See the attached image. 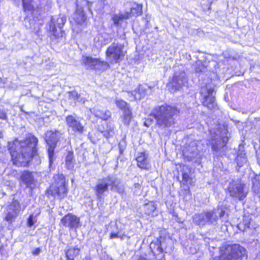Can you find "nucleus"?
<instances>
[{
    "instance_id": "nucleus-16",
    "label": "nucleus",
    "mask_w": 260,
    "mask_h": 260,
    "mask_svg": "<svg viewBox=\"0 0 260 260\" xmlns=\"http://www.w3.org/2000/svg\"><path fill=\"white\" fill-rule=\"evenodd\" d=\"M200 151L196 142H191L183 151V156L189 161H193L199 156Z\"/></svg>"
},
{
    "instance_id": "nucleus-34",
    "label": "nucleus",
    "mask_w": 260,
    "mask_h": 260,
    "mask_svg": "<svg viewBox=\"0 0 260 260\" xmlns=\"http://www.w3.org/2000/svg\"><path fill=\"white\" fill-rule=\"evenodd\" d=\"M250 219L249 217H244L242 221L238 224V228L240 231L245 232L249 228Z\"/></svg>"
},
{
    "instance_id": "nucleus-29",
    "label": "nucleus",
    "mask_w": 260,
    "mask_h": 260,
    "mask_svg": "<svg viewBox=\"0 0 260 260\" xmlns=\"http://www.w3.org/2000/svg\"><path fill=\"white\" fill-rule=\"evenodd\" d=\"M106 128L101 126H99L98 131L101 133L104 137L108 139L109 137H112L114 134L113 128L109 126L107 124H106Z\"/></svg>"
},
{
    "instance_id": "nucleus-7",
    "label": "nucleus",
    "mask_w": 260,
    "mask_h": 260,
    "mask_svg": "<svg viewBox=\"0 0 260 260\" xmlns=\"http://www.w3.org/2000/svg\"><path fill=\"white\" fill-rule=\"evenodd\" d=\"M200 93L203 98L202 104L209 110L214 109L217 104L215 102V91L211 84H206L201 88Z\"/></svg>"
},
{
    "instance_id": "nucleus-30",
    "label": "nucleus",
    "mask_w": 260,
    "mask_h": 260,
    "mask_svg": "<svg viewBox=\"0 0 260 260\" xmlns=\"http://www.w3.org/2000/svg\"><path fill=\"white\" fill-rule=\"evenodd\" d=\"M150 248L151 249L152 252L155 256L159 255L160 254L164 253L162 247L158 240L155 242H152L150 244Z\"/></svg>"
},
{
    "instance_id": "nucleus-22",
    "label": "nucleus",
    "mask_w": 260,
    "mask_h": 260,
    "mask_svg": "<svg viewBox=\"0 0 260 260\" xmlns=\"http://www.w3.org/2000/svg\"><path fill=\"white\" fill-rule=\"evenodd\" d=\"M131 6L130 12H126L125 14L128 15V18L132 16H137L140 15L142 13V5L138 4L136 3H130Z\"/></svg>"
},
{
    "instance_id": "nucleus-13",
    "label": "nucleus",
    "mask_w": 260,
    "mask_h": 260,
    "mask_svg": "<svg viewBox=\"0 0 260 260\" xmlns=\"http://www.w3.org/2000/svg\"><path fill=\"white\" fill-rule=\"evenodd\" d=\"M21 211V206L18 201H13L6 207V215L5 220L9 223L13 222Z\"/></svg>"
},
{
    "instance_id": "nucleus-41",
    "label": "nucleus",
    "mask_w": 260,
    "mask_h": 260,
    "mask_svg": "<svg viewBox=\"0 0 260 260\" xmlns=\"http://www.w3.org/2000/svg\"><path fill=\"white\" fill-rule=\"evenodd\" d=\"M23 8L24 11H29L32 8L30 0H22Z\"/></svg>"
},
{
    "instance_id": "nucleus-32",
    "label": "nucleus",
    "mask_w": 260,
    "mask_h": 260,
    "mask_svg": "<svg viewBox=\"0 0 260 260\" xmlns=\"http://www.w3.org/2000/svg\"><path fill=\"white\" fill-rule=\"evenodd\" d=\"M156 207L153 202H149L144 205V210L145 213L148 215L154 216L156 215L155 210Z\"/></svg>"
},
{
    "instance_id": "nucleus-43",
    "label": "nucleus",
    "mask_w": 260,
    "mask_h": 260,
    "mask_svg": "<svg viewBox=\"0 0 260 260\" xmlns=\"http://www.w3.org/2000/svg\"><path fill=\"white\" fill-rule=\"evenodd\" d=\"M126 147V144L125 141L120 142L118 144V148L119 149V152L120 154H122L125 149Z\"/></svg>"
},
{
    "instance_id": "nucleus-18",
    "label": "nucleus",
    "mask_w": 260,
    "mask_h": 260,
    "mask_svg": "<svg viewBox=\"0 0 260 260\" xmlns=\"http://www.w3.org/2000/svg\"><path fill=\"white\" fill-rule=\"evenodd\" d=\"M150 91V87L146 84L140 85L137 89L129 92L130 97L135 100H140L144 98Z\"/></svg>"
},
{
    "instance_id": "nucleus-15",
    "label": "nucleus",
    "mask_w": 260,
    "mask_h": 260,
    "mask_svg": "<svg viewBox=\"0 0 260 260\" xmlns=\"http://www.w3.org/2000/svg\"><path fill=\"white\" fill-rule=\"evenodd\" d=\"M66 122L69 131L71 130L77 134H81L84 132V127L78 118L73 115H68L66 118Z\"/></svg>"
},
{
    "instance_id": "nucleus-48",
    "label": "nucleus",
    "mask_w": 260,
    "mask_h": 260,
    "mask_svg": "<svg viewBox=\"0 0 260 260\" xmlns=\"http://www.w3.org/2000/svg\"><path fill=\"white\" fill-rule=\"evenodd\" d=\"M40 252L41 249L40 248H37L32 252V253L34 255H38Z\"/></svg>"
},
{
    "instance_id": "nucleus-57",
    "label": "nucleus",
    "mask_w": 260,
    "mask_h": 260,
    "mask_svg": "<svg viewBox=\"0 0 260 260\" xmlns=\"http://www.w3.org/2000/svg\"><path fill=\"white\" fill-rule=\"evenodd\" d=\"M139 260H141V259H139Z\"/></svg>"
},
{
    "instance_id": "nucleus-50",
    "label": "nucleus",
    "mask_w": 260,
    "mask_h": 260,
    "mask_svg": "<svg viewBox=\"0 0 260 260\" xmlns=\"http://www.w3.org/2000/svg\"><path fill=\"white\" fill-rule=\"evenodd\" d=\"M151 121L150 120H149L148 119L146 120L144 122V125L147 127H148L150 125V123Z\"/></svg>"
},
{
    "instance_id": "nucleus-17",
    "label": "nucleus",
    "mask_w": 260,
    "mask_h": 260,
    "mask_svg": "<svg viewBox=\"0 0 260 260\" xmlns=\"http://www.w3.org/2000/svg\"><path fill=\"white\" fill-rule=\"evenodd\" d=\"M229 139L227 136L220 137L217 140L212 141V150L217 155L222 156L224 154V147L226 146Z\"/></svg>"
},
{
    "instance_id": "nucleus-21",
    "label": "nucleus",
    "mask_w": 260,
    "mask_h": 260,
    "mask_svg": "<svg viewBox=\"0 0 260 260\" xmlns=\"http://www.w3.org/2000/svg\"><path fill=\"white\" fill-rule=\"evenodd\" d=\"M76 6V12L74 15V19L77 24H81L85 21L86 17L83 8L79 6L78 0H77Z\"/></svg>"
},
{
    "instance_id": "nucleus-28",
    "label": "nucleus",
    "mask_w": 260,
    "mask_h": 260,
    "mask_svg": "<svg viewBox=\"0 0 260 260\" xmlns=\"http://www.w3.org/2000/svg\"><path fill=\"white\" fill-rule=\"evenodd\" d=\"M80 252V248L77 246L72 247L66 251V255L68 260H74Z\"/></svg>"
},
{
    "instance_id": "nucleus-51",
    "label": "nucleus",
    "mask_w": 260,
    "mask_h": 260,
    "mask_svg": "<svg viewBox=\"0 0 260 260\" xmlns=\"http://www.w3.org/2000/svg\"><path fill=\"white\" fill-rule=\"evenodd\" d=\"M120 237H118L119 238H120L121 239H123L124 237H125V235L124 234H120L119 233Z\"/></svg>"
},
{
    "instance_id": "nucleus-33",
    "label": "nucleus",
    "mask_w": 260,
    "mask_h": 260,
    "mask_svg": "<svg viewBox=\"0 0 260 260\" xmlns=\"http://www.w3.org/2000/svg\"><path fill=\"white\" fill-rule=\"evenodd\" d=\"M132 118V113L129 108L124 109L123 111L122 120L124 124L126 125L129 124L130 121Z\"/></svg>"
},
{
    "instance_id": "nucleus-3",
    "label": "nucleus",
    "mask_w": 260,
    "mask_h": 260,
    "mask_svg": "<svg viewBox=\"0 0 260 260\" xmlns=\"http://www.w3.org/2000/svg\"><path fill=\"white\" fill-rule=\"evenodd\" d=\"M177 113L175 107L167 105L155 108L153 116L156 124L161 129L168 128L175 124L174 115Z\"/></svg>"
},
{
    "instance_id": "nucleus-25",
    "label": "nucleus",
    "mask_w": 260,
    "mask_h": 260,
    "mask_svg": "<svg viewBox=\"0 0 260 260\" xmlns=\"http://www.w3.org/2000/svg\"><path fill=\"white\" fill-rule=\"evenodd\" d=\"M236 160L239 167H242L247 162V158L245 156V153L243 146H239Z\"/></svg>"
},
{
    "instance_id": "nucleus-38",
    "label": "nucleus",
    "mask_w": 260,
    "mask_h": 260,
    "mask_svg": "<svg viewBox=\"0 0 260 260\" xmlns=\"http://www.w3.org/2000/svg\"><path fill=\"white\" fill-rule=\"evenodd\" d=\"M37 221V218L33 215L31 214L27 220V225L30 228Z\"/></svg>"
},
{
    "instance_id": "nucleus-54",
    "label": "nucleus",
    "mask_w": 260,
    "mask_h": 260,
    "mask_svg": "<svg viewBox=\"0 0 260 260\" xmlns=\"http://www.w3.org/2000/svg\"><path fill=\"white\" fill-rule=\"evenodd\" d=\"M199 64H200V63H201L202 62H201V61H199Z\"/></svg>"
},
{
    "instance_id": "nucleus-42",
    "label": "nucleus",
    "mask_w": 260,
    "mask_h": 260,
    "mask_svg": "<svg viewBox=\"0 0 260 260\" xmlns=\"http://www.w3.org/2000/svg\"><path fill=\"white\" fill-rule=\"evenodd\" d=\"M69 96L70 99L73 100L75 102L79 101L80 95L75 91H71L69 93Z\"/></svg>"
},
{
    "instance_id": "nucleus-47",
    "label": "nucleus",
    "mask_w": 260,
    "mask_h": 260,
    "mask_svg": "<svg viewBox=\"0 0 260 260\" xmlns=\"http://www.w3.org/2000/svg\"><path fill=\"white\" fill-rule=\"evenodd\" d=\"M140 184L139 183H136L134 184V188H133L134 189V192L135 193H136L138 191V189H140Z\"/></svg>"
},
{
    "instance_id": "nucleus-6",
    "label": "nucleus",
    "mask_w": 260,
    "mask_h": 260,
    "mask_svg": "<svg viewBox=\"0 0 260 260\" xmlns=\"http://www.w3.org/2000/svg\"><path fill=\"white\" fill-rule=\"evenodd\" d=\"M54 178L55 182L50 187L49 193L54 197L63 199L68 191L65 178L62 174H57L54 176Z\"/></svg>"
},
{
    "instance_id": "nucleus-35",
    "label": "nucleus",
    "mask_w": 260,
    "mask_h": 260,
    "mask_svg": "<svg viewBox=\"0 0 260 260\" xmlns=\"http://www.w3.org/2000/svg\"><path fill=\"white\" fill-rule=\"evenodd\" d=\"M127 19H128V15L125 13L124 14L115 15L112 17L114 24L117 26L120 25V22L123 20Z\"/></svg>"
},
{
    "instance_id": "nucleus-14",
    "label": "nucleus",
    "mask_w": 260,
    "mask_h": 260,
    "mask_svg": "<svg viewBox=\"0 0 260 260\" xmlns=\"http://www.w3.org/2000/svg\"><path fill=\"white\" fill-rule=\"evenodd\" d=\"M82 63L86 69L105 70L108 67L107 62L89 56H83Z\"/></svg>"
},
{
    "instance_id": "nucleus-10",
    "label": "nucleus",
    "mask_w": 260,
    "mask_h": 260,
    "mask_svg": "<svg viewBox=\"0 0 260 260\" xmlns=\"http://www.w3.org/2000/svg\"><path fill=\"white\" fill-rule=\"evenodd\" d=\"M66 21V17L62 14L52 17L49 23V30L55 37L59 38L63 36L64 32L62 29Z\"/></svg>"
},
{
    "instance_id": "nucleus-26",
    "label": "nucleus",
    "mask_w": 260,
    "mask_h": 260,
    "mask_svg": "<svg viewBox=\"0 0 260 260\" xmlns=\"http://www.w3.org/2000/svg\"><path fill=\"white\" fill-rule=\"evenodd\" d=\"M157 240L164 252L167 253L171 250L172 240L169 237L160 236Z\"/></svg>"
},
{
    "instance_id": "nucleus-24",
    "label": "nucleus",
    "mask_w": 260,
    "mask_h": 260,
    "mask_svg": "<svg viewBox=\"0 0 260 260\" xmlns=\"http://www.w3.org/2000/svg\"><path fill=\"white\" fill-rule=\"evenodd\" d=\"M90 111L95 116L105 120L108 119L111 115L109 111L101 110L97 107L90 109Z\"/></svg>"
},
{
    "instance_id": "nucleus-55",
    "label": "nucleus",
    "mask_w": 260,
    "mask_h": 260,
    "mask_svg": "<svg viewBox=\"0 0 260 260\" xmlns=\"http://www.w3.org/2000/svg\"><path fill=\"white\" fill-rule=\"evenodd\" d=\"M162 257V256H161L159 257V258H161Z\"/></svg>"
},
{
    "instance_id": "nucleus-39",
    "label": "nucleus",
    "mask_w": 260,
    "mask_h": 260,
    "mask_svg": "<svg viewBox=\"0 0 260 260\" xmlns=\"http://www.w3.org/2000/svg\"><path fill=\"white\" fill-rule=\"evenodd\" d=\"M116 104L118 107L124 111V109L129 108L127 106V104L123 100H117L116 101Z\"/></svg>"
},
{
    "instance_id": "nucleus-49",
    "label": "nucleus",
    "mask_w": 260,
    "mask_h": 260,
    "mask_svg": "<svg viewBox=\"0 0 260 260\" xmlns=\"http://www.w3.org/2000/svg\"><path fill=\"white\" fill-rule=\"evenodd\" d=\"M204 69V67L203 66H202L201 68H196V71L197 72H203Z\"/></svg>"
},
{
    "instance_id": "nucleus-52",
    "label": "nucleus",
    "mask_w": 260,
    "mask_h": 260,
    "mask_svg": "<svg viewBox=\"0 0 260 260\" xmlns=\"http://www.w3.org/2000/svg\"><path fill=\"white\" fill-rule=\"evenodd\" d=\"M83 260H91V258L90 257L86 256Z\"/></svg>"
},
{
    "instance_id": "nucleus-53",
    "label": "nucleus",
    "mask_w": 260,
    "mask_h": 260,
    "mask_svg": "<svg viewBox=\"0 0 260 260\" xmlns=\"http://www.w3.org/2000/svg\"><path fill=\"white\" fill-rule=\"evenodd\" d=\"M226 227H227V225H225V230H227Z\"/></svg>"
},
{
    "instance_id": "nucleus-31",
    "label": "nucleus",
    "mask_w": 260,
    "mask_h": 260,
    "mask_svg": "<svg viewBox=\"0 0 260 260\" xmlns=\"http://www.w3.org/2000/svg\"><path fill=\"white\" fill-rule=\"evenodd\" d=\"M66 166L69 170H72L74 167L75 159L73 151H69L65 158Z\"/></svg>"
},
{
    "instance_id": "nucleus-45",
    "label": "nucleus",
    "mask_w": 260,
    "mask_h": 260,
    "mask_svg": "<svg viewBox=\"0 0 260 260\" xmlns=\"http://www.w3.org/2000/svg\"><path fill=\"white\" fill-rule=\"evenodd\" d=\"M0 119L3 120H7V113L0 109Z\"/></svg>"
},
{
    "instance_id": "nucleus-1",
    "label": "nucleus",
    "mask_w": 260,
    "mask_h": 260,
    "mask_svg": "<svg viewBox=\"0 0 260 260\" xmlns=\"http://www.w3.org/2000/svg\"><path fill=\"white\" fill-rule=\"evenodd\" d=\"M38 142L36 137L30 135L23 141L16 140L12 143H10L9 149L13 164L18 167L27 166L32 157L37 154Z\"/></svg>"
},
{
    "instance_id": "nucleus-12",
    "label": "nucleus",
    "mask_w": 260,
    "mask_h": 260,
    "mask_svg": "<svg viewBox=\"0 0 260 260\" xmlns=\"http://www.w3.org/2000/svg\"><path fill=\"white\" fill-rule=\"evenodd\" d=\"M111 177L110 176L98 180L94 187V190L99 200L104 199L105 193L108 191V187L111 186Z\"/></svg>"
},
{
    "instance_id": "nucleus-56",
    "label": "nucleus",
    "mask_w": 260,
    "mask_h": 260,
    "mask_svg": "<svg viewBox=\"0 0 260 260\" xmlns=\"http://www.w3.org/2000/svg\"><path fill=\"white\" fill-rule=\"evenodd\" d=\"M102 2H104L105 0H101Z\"/></svg>"
},
{
    "instance_id": "nucleus-2",
    "label": "nucleus",
    "mask_w": 260,
    "mask_h": 260,
    "mask_svg": "<svg viewBox=\"0 0 260 260\" xmlns=\"http://www.w3.org/2000/svg\"><path fill=\"white\" fill-rule=\"evenodd\" d=\"M227 208L223 205H218L212 210L196 214L193 216V222L197 225L203 226L206 224L216 225L218 217L221 222H228V216L225 215Z\"/></svg>"
},
{
    "instance_id": "nucleus-46",
    "label": "nucleus",
    "mask_w": 260,
    "mask_h": 260,
    "mask_svg": "<svg viewBox=\"0 0 260 260\" xmlns=\"http://www.w3.org/2000/svg\"><path fill=\"white\" fill-rule=\"evenodd\" d=\"M119 233V232H111L110 235V239H112L113 238H118V237H120Z\"/></svg>"
},
{
    "instance_id": "nucleus-44",
    "label": "nucleus",
    "mask_w": 260,
    "mask_h": 260,
    "mask_svg": "<svg viewBox=\"0 0 260 260\" xmlns=\"http://www.w3.org/2000/svg\"><path fill=\"white\" fill-rule=\"evenodd\" d=\"M91 5H92V3H90V2H88V1H87L86 0H83L82 1V5L86 6L87 9L89 11H91L90 8H91Z\"/></svg>"
},
{
    "instance_id": "nucleus-8",
    "label": "nucleus",
    "mask_w": 260,
    "mask_h": 260,
    "mask_svg": "<svg viewBox=\"0 0 260 260\" xmlns=\"http://www.w3.org/2000/svg\"><path fill=\"white\" fill-rule=\"evenodd\" d=\"M123 45L114 43L110 45L106 51L107 59L112 63L120 61L123 58L125 51Z\"/></svg>"
},
{
    "instance_id": "nucleus-11",
    "label": "nucleus",
    "mask_w": 260,
    "mask_h": 260,
    "mask_svg": "<svg viewBox=\"0 0 260 260\" xmlns=\"http://www.w3.org/2000/svg\"><path fill=\"white\" fill-rule=\"evenodd\" d=\"M244 188L245 184L240 181L233 180L229 184L228 191L231 197L237 198L239 200H243L247 193Z\"/></svg>"
},
{
    "instance_id": "nucleus-20",
    "label": "nucleus",
    "mask_w": 260,
    "mask_h": 260,
    "mask_svg": "<svg viewBox=\"0 0 260 260\" xmlns=\"http://www.w3.org/2000/svg\"><path fill=\"white\" fill-rule=\"evenodd\" d=\"M21 181L26 185V187L32 189L35 187L36 180L32 172L24 171L20 175Z\"/></svg>"
},
{
    "instance_id": "nucleus-37",
    "label": "nucleus",
    "mask_w": 260,
    "mask_h": 260,
    "mask_svg": "<svg viewBox=\"0 0 260 260\" xmlns=\"http://www.w3.org/2000/svg\"><path fill=\"white\" fill-rule=\"evenodd\" d=\"M94 42L95 44V45L97 47H101L103 45H105L106 44L107 42H106L105 41H103V37L101 35H99L96 36L94 39Z\"/></svg>"
},
{
    "instance_id": "nucleus-40",
    "label": "nucleus",
    "mask_w": 260,
    "mask_h": 260,
    "mask_svg": "<svg viewBox=\"0 0 260 260\" xmlns=\"http://www.w3.org/2000/svg\"><path fill=\"white\" fill-rule=\"evenodd\" d=\"M182 182L183 184H190L191 179L187 173H182Z\"/></svg>"
},
{
    "instance_id": "nucleus-36",
    "label": "nucleus",
    "mask_w": 260,
    "mask_h": 260,
    "mask_svg": "<svg viewBox=\"0 0 260 260\" xmlns=\"http://www.w3.org/2000/svg\"><path fill=\"white\" fill-rule=\"evenodd\" d=\"M253 191L257 194H260V175H256L253 180Z\"/></svg>"
},
{
    "instance_id": "nucleus-19",
    "label": "nucleus",
    "mask_w": 260,
    "mask_h": 260,
    "mask_svg": "<svg viewBox=\"0 0 260 260\" xmlns=\"http://www.w3.org/2000/svg\"><path fill=\"white\" fill-rule=\"evenodd\" d=\"M61 222L63 226L72 229L79 226L80 219L76 216L69 213L62 218Z\"/></svg>"
},
{
    "instance_id": "nucleus-4",
    "label": "nucleus",
    "mask_w": 260,
    "mask_h": 260,
    "mask_svg": "<svg viewBox=\"0 0 260 260\" xmlns=\"http://www.w3.org/2000/svg\"><path fill=\"white\" fill-rule=\"evenodd\" d=\"M220 255L213 260H244L247 257L246 249L239 244L223 246L220 248Z\"/></svg>"
},
{
    "instance_id": "nucleus-23",
    "label": "nucleus",
    "mask_w": 260,
    "mask_h": 260,
    "mask_svg": "<svg viewBox=\"0 0 260 260\" xmlns=\"http://www.w3.org/2000/svg\"><path fill=\"white\" fill-rule=\"evenodd\" d=\"M148 156L145 152L139 153L136 158L137 165L139 167L143 169H148Z\"/></svg>"
},
{
    "instance_id": "nucleus-5",
    "label": "nucleus",
    "mask_w": 260,
    "mask_h": 260,
    "mask_svg": "<svg viewBox=\"0 0 260 260\" xmlns=\"http://www.w3.org/2000/svg\"><path fill=\"white\" fill-rule=\"evenodd\" d=\"M62 135L61 131L56 129L47 131L44 134L45 141L48 147L47 151L50 164L53 161L54 149Z\"/></svg>"
},
{
    "instance_id": "nucleus-9",
    "label": "nucleus",
    "mask_w": 260,
    "mask_h": 260,
    "mask_svg": "<svg viewBox=\"0 0 260 260\" xmlns=\"http://www.w3.org/2000/svg\"><path fill=\"white\" fill-rule=\"evenodd\" d=\"M187 83L185 73L183 71H178L175 72L167 86L170 92L174 93L185 86Z\"/></svg>"
},
{
    "instance_id": "nucleus-27",
    "label": "nucleus",
    "mask_w": 260,
    "mask_h": 260,
    "mask_svg": "<svg viewBox=\"0 0 260 260\" xmlns=\"http://www.w3.org/2000/svg\"><path fill=\"white\" fill-rule=\"evenodd\" d=\"M111 189L112 190L115 191L120 194L124 193V187L123 185L120 184L118 180L111 177Z\"/></svg>"
}]
</instances>
